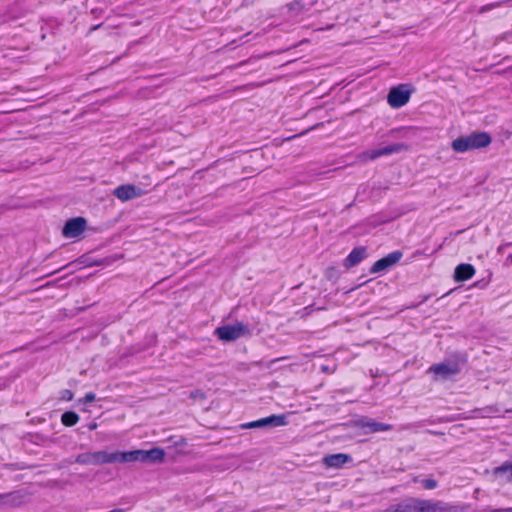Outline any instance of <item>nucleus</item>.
Listing matches in <instances>:
<instances>
[{"label": "nucleus", "mask_w": 512, "mask_h": 512, "mask_svg": "<svg viewBox=\"0 0 512 512\" xmlns=\"http://www.w3.org/2000/svg\"><path fill=\"white\" fill-rule=\"evenodd\" d=\"M464 363L465 359L454 354L443 362L432 365L428 371L433 374L434 380L444 381L459 374Z\"/></svg>", "instance_id": "obj_1"}, {"label": "nucleus", "mask_w": 512, "mask_h": 512, "mask_svg": "<svg viewBox=\"0 0 512 512\" xmlns=\"http://www.w3.org/2000/svg\"><path fill=\"white\" fill-rule=\"evenodd\" d=\"M491 141V136L487 132H473L453 140L451 147L457 153H464L469 150L487 147Z\"/></svg>", "instance_id": "obj_2"}, {"label": "nucleus", "mask_w": 512, "mask_h": 512, "mask_svg": "<svg viewBox=\"0 0 512 512\" xmlns=\"http://www.w3.org/2000/svg\"><path fill=\"white\" fill-rule=\"evenodd\" d=\"M394 512H449V509L442 502L409 499L398 504Z\"/></svg>", "instance_id": "obj_3"}, {"label": "nucleus", "mask_w": 512, "mask_h": 512, "mask_svg": "<svg viewBox=\"0 0 512 512\" xmlns=\"http://www.w3.org/2000/svg\"><path fill=\"white\" fill-rule=\"evenodd\" d=\"M123 452L109 453L107 451L85 452L79 454L75 462L81 465H103L108 463H122Z\"/></svg>", "instance_id": "obj_4"}, {"label": "nucleus", "mask_w": 512, "mask_h": 512, "mask_svg": "<svg viewBox=\"0 0 512 512\" xmlns=\"http://www.w3.org/2000/svg\"><path fill=\"white\" fill-rule=\"evenodd\" d=\"M165 459V452L161 448H153L150 450H133L122 453V463L128 462H151L161 463Z\"/></svg>", "instance_id": "obj_5"}, {"label": "nucleus", "mask_w": 512, "mask_h": 512, "mask_svg": "<svg viewBox=\"0 0 512 512\" xmlns=\"http://www.w3.org/2000/svg\"><path fill=\"white\" fill-rule=\"evenodd\" d=\"M250 333L247 325L242 322H236L233 325H223L215 329L214 334L224 342L235 341L240 337Z\"/></svg>", "instance_id": "obj_6"}, {"label": "nucleus", "mask_w": 512, "mask_h": 512, "mask_svg": "<svg viewBox=\"0 0 512 512\" xmlns=\"http://www.w3.org/2000/svg\"><path fill=\"white\" fill-rule=\"evenodd\" d=\"M407 148V145L404 143H394L382 148L364 151L359 154L358 158L360 161L375 160L381 156L399 153L401 151L407 150Z\"/></svg>", "instance_id": "obj_7"}, {"label": "nucleus", "mask_w": 512, "mask_h": 512, "mask_svg": "<svg viewBox=\"0 0 512 512\" xmlns=\"http://www.w3.org/2000/svg\"><path fill=\"white\" fill-rule=\"evenodd\" d=\"M411 90L405 84H400L390 89L387 101L392 108H400L406 105L410 99Z\"/></svg>", "instance_id": "obj_8"}, {"label": "nucleus", "mask_w": 512, "mask_h": 512, "mask_svg": "<svg viewBox=\"0 0 512 512\" xmlns=\"http://www.w3.org/2000/svg\"><path fill=\"white\" fill-rule=\"evenodd\" d=\"M287 424V419L285 415H271L256 421L248 422L242 424L243 429H252V428H264V427H279L285 426Z\"/></svg>", "instance_id": "obj_9"}, {"label": "nucleus", "mask_w": 512, "mask_h": 512, "mask_svg": "<svg viewBox=\"0 0 512 512\" xmlns=\"http://www.w3.org/2000/svg\"><path fill=\"white\" fill-rule=\"evenodd\" d=\"M403 256L399 250L389 253L387 256L377 260L370 268V273H379L397 264Z\"/></svg>", "instance_id": "obj_10"}, {"label": "nucleus", "mask_w": 512, "mask_h": 512, "mask_svg": "<svg viewBox=\"0 0 512 512\" xmlns=\"http://www.w3.org/2000/svg\"><path fill=\"white\" fill-rule=\"evenodd\" d=\"M146 193L145 190L131 184L120 185L113 191V195L122 202L140 197Z\"/></svg>", "instance_id": "obj_11"}, {"label": "nucleus", "mask_w": 512, "mask_h": 512, "mask_svg": "<svg viewBox=\"0 0 512 512\" xmlns=\"http://www.w3.org/2000/svg\"><path fill=\"white\" fill-rule=\"evenodd\" d=\"M86 220L83 217H76L68 220L62 230L66 238L78 237L86 229Z\"/></svg>", "instance_id": "obj_12"}, {"label": "nucleus", "mask_w": 512, "mask_h": 512, "mask_svg": "<svg viewBox=\"0 0 512 512\" xmlns=\"http://www.w3.org/2000/svg\"><path fill=\"white\" fill-rule=\"evenodd\" d=\"M355 426L364 429V433L384 432L392 429L390 424L376 422L370 418H361L355 422Z\"/></svg>", "instance_id": "obj_13"}, {"label": "nucleus", "mask_w": 512, "mask_h": 512, "mask_svg": "<svg viewBox=\"0 0 512 512\" xmlns=\"http://www.w3.org/2000/svg\"><path fill=\"white\" fill-rule=\"evenodd\" d=\"M475 274V268L471 264H459L454 271V280L462 282L471 279Z\"/></svg>", "instance_id": "obj_14"}, {"label": "nucleus", "mask_w": 512, "mask_h": 512, "mask_svg": "<svg viewBox=\"0 0 512 512\" xmlns=\"http://www.w3.org/2000/svg\"><path fill=\"white\" fill-rule=\"evenodd\" d=\"M349 461H351V457L344 453L328 455L323 459V463L327 467L336 468V469L341 468Z\"/></svg>", "instance_id": "obj_15"}, {"label": "nucleus", "mask_w": 512, "mask_h": 512, "mask_svg": "<svg viewBox=\"0 0 512 512\" xmlns=\"http://www.w3.org/2000/svg\"><path fill=\"white\" fill-rule=\"evenodd\" d=\"M366 257L365 247L354 248L344 260V266L349 269L359 264Z\"/></svg>", "instance_id": "obj_16"}, {"label": "nucleus", "mask_w": 512, "mask_h": 512, "mask_svg": "<svg viewBox=\"0 0 512 512\" xmlns=\"http://www.w3.org/2000/svg\"><path fill=\"white\" fill-rule=\"evenodd\" d=\"M22 502V496L17 493L0 494V507L4 505H19Z\"/></svg>", "instance_id": "obj_17"}, {"label": "nucleus", "mask_w": 512, "mask_h": 512, "mask_svg": "<svg viewBox=\"0 0 512 512\" xmlns=\"http://www.w3.org/2000/svg\"><path fill=\"white\" fill-rule=\"evenodd\" d=\"M79 420L78 415L75 412H65L62 414L61 421L65 426H73L75 425Z\"/></svg>", "instance_id": "obj_18"}, {"label": "nucleus", "mask_w": 512, "mask_h": 512, "mask_svg": "<svg viewBox=\"0 0 512 512\" xmlns=\"http://www.w3.org/2000/svg\"><path fill=\"white\" fill-rule=\"evenodd\" d=\"M510 472V478L509 480H512V461L509 462V463H505L497 468L494 469V474L497 475V474H500V473H504V472Z\"/></svg>", "instance_id": "obj_19"}, {"label": "nucleus", "mask_w": 512, "mask_h": 512, "mask_svg": "<svg viewBox=\"0 0 512 512\" xmlns=\"http://www.w3.org/2000/svg\"><path fill=\"white\" fill-rule=\"evenodd\" d=\"M421 483L425 489L432 490L438 485L437 481L431 478L421 480Z\"/></svg>", "instance_id": "obj_20"}, {"label": "nucleus", "mask_w": 512, "mask_h": 512, "mask_svg": "<svg viewBox=\"0 0 512 512\" xmlns=\"http://www.w3.org/2000/svg\"><path fill=\"white\" fill-rule=\"evenodd\" d=\"M190 398L194 401L204 400V399H206V395L201 390H194V391L190 392Z\"/></svg>", "instance_id": "obj_21"}, {"label": "nucleus", "mask_w": 512, "mask_h": 512, "mask_svg": "<svg viewBox=\"0 0 512 512\" xmlns=\"http://www.w3.org/2000/svg\"><path fill=\"white\" fill-rule=\"evenodd\" d=\"M95 399H96V395L92 392H89L84 396V398L79 399L78 402H79V404H85V403H90V402L94 401Z\"/></svg>", "instance_id": "obj_22"}, {"label": "nucleus", "mask_w": 512, "mask_h": 512, "mask_svg": "<svg viewBox=\"0 0 512 512\" xmlns=\"http://www.w3.org/2000/svg\"><path fill=\"white\" fill-rule=\"evenodd\" d=\"M500 5H501V2L484 5L480 8L479 13H481V14L485 13V12H487L495 7H498Z\"/></svg>", "instance_id": "obj_23"}, {"label": "nucleus", "mask_w": 512, "mask_h": 512, "mask_svg": "<svg viewBox=\"0 0 512 512\" xmlns=\"http://www.w3.org/2000/svg\"><path fill=\"white\" fill-rule=\"evenodd\" d=\"M317 0H298L297 4L301 5L303 8L313 6Z\"/></svg>", "instance_id": "obj_24"}, {"label": "nucleus", "mask_w": 512, "mask_h": 512, "mask_svg": "<svg viewBox=\"0 0 512 512\" xmlns=\"http://www.w3.org/2000/svg\"><path fill=\"white\" fill-rule=\"evenodd\" d=\"M61 397H62V399L69 401V400H72L73 393L70 390H64L62 392V396Z\"/></svg>", "instance_id": "obj_25"}, {"label": "nucleus", "mask_w": 512, "mask_h": 512, "mask_svg": "<svg viewBox=\"0 0 512 512\" xmlns=\"http://www.w3.org/2000/svg\"><path fill=\"white\" fill-rule=\"evenodd\" d=\"M321 369L323 372L332 373L335 371V366L329 367V366H321Z\"/></svg>", "instance_id": "obj_26"}, {"label": "nucleus", "mask_w": 512, "mask_h": 512, "mask_svg": "<svg viewBox=\"0 0 512 512\" xmlns=\"http://www.w3.org/2000/svg\"><path fill=\"white\" fill-rule=\"evenodd\" d=\"M96 428H97V423L96 422H92V423L89 424V429L90 430H94Z\"/></svg>", "instance_id": "obj_27"}, {"label": "nucleus", "mask_w": 512, "mask_h": 512, "mask_svg": "<svg viewBox=\"0 0 512 512\" xmlns=\"http://www.w3.org/2000/svg\"><path fill=\"white\" fill-rule=\"evenodd\" d=\"M509 260H510V261H511V263H512V254H511V255H509Z\"/></svg>", "instance_id": "obj_28"}]
</instances>
